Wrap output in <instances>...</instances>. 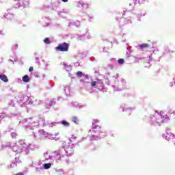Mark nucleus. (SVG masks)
<instances>
[{
    "mask_svg": "<svg viewBox=\"0 0 175 175\" xmlns=\"http://www.w3.org/2000/svg\"><path fill=\"white\" fill-rule=\"evenodd\" d=\"M126 82L124 79L121 78L119 81H115V84L112 85V88L114 91H122L124 90V86L125 85Z\"/></svg>",
    "mask_w": 175,
    "mask_h": 175,
    "instance_id": "nucleus-10",
    "label": "nucleus"
},
{
    "mask_svg": "<svg viewBox=\"0 0 175 175\" xmlns=\"http://www.w3.org/2000/svg\"><path fill=\"white\" fill-rule=\"evenodd\" d=\"M9 106H12V107H14V101L11 100L9 103Z\"/></svg>",
    "mask_w": 175,
    "mask_h": 175,
    "instance_id": "nucleus-49",
    "label": "nucleus"
},
{
    "mask_svg": "<svg viewBox=\"0 0 175 175\" xmlns=\"http://www.w3.org/2000/svg\"><path fill=\"white\" fill-rule=\"evenodd\" d=\"M11 148L14 152L18 154H24V155H28L29 154V150H33L32 145L27 146V144L24 140L19 141L15 146H11Z\"/></svg>",
    "mask_w": 175,
    "mask_h": 175,
    "instance_id": "nucleus-4",
    "label": "nucleus"
},
{
    "mask_svg": "<svg viewBox=\"0 0 175 175\" xmlns=\"http://www.w3.org/2000/svg\"><path fill=\"white\" fill-rule=\"evenodd\" d=\"M55 159L57 161H61V158H64V153L62 152V150L59 149L58 150H55L51 153Z\"/></svg>",
    "mask_w": 175,
    "mask_h": 175,
    "instance_id": "nucleus-15",
    "label": "nucleus"
},
{
    "mask_svg": "<svg viewBox=\"0 0 175 175\" xmlns=\"http://www.w3.org/2000/svg\"><path fill=\"white\" fill-rule=\"evenodd\" d=\"M85 57H87V53L85 52H82L79 53L77 55H75V58H76L79 61V59H83L84 58H85Z\"/></svg>",
    "mask_w": 175,
    "mask_h": 175,
    "instance_id": "nucleus-24",
    "label": "nucleus"
},
{
    "mask_svg": "<svg viewBox=\"0 0 175 175\" xmlns=\"http://www.w3.org/2000/svg\"><path fill=\"white\" fill-rule=\"evenodd\" d=\"M13 17H14L13 14L7 13V14H4L3 17H1V18H5L6 20H12V18H13Z\"/></svg>",
    "mask_w": 175,
    "mask_h": 175,
    "instance_id": "nucleus-26",
    "label": "nucleus"
},
{
    "mask_svg": "<svg viewBox=\"0 0 175 175\" xmlns=\"http://www.w3.org/2000/svg\"><path fill=\"white\" fill-rule=\"evenodd\" d=\"M38 133L40 135H41V136H44V137H48L49 139H51V140H53V139H55V137H57V136H58V135H59V133H55L54 135L50 134V133L44 131V130H39Z\"/></svg>",
    "mask_w": 175,
    "mask_h": 175,
    "instance_id": "nucleus-12",
    "label": "nucleus"
},
{
    "mask_svg": "<svg viewBox=\"0 0 175 175\" xmlns=\"http://www.w3.org/2000/svg\"><path fill=\"white\" fill-rule=\"evenodd\" d=\"M72 122H74L75 124H79V122H80V120H79V118L77 116H73L72 118Z\"/></svg>",
    "mask_w": 175,
    "mask_h": 175,
    "instance_id": "nucleus-32",
    "label": "nucleus"
},
{
    "mask_svg": "<svg viewBox=\"0 0 175 175\" xmlns=\"http://www.w3.org/2000/svg\"><path fill=\"white\" fill-rule=\"evenodd\" d=\"M55 99H53L52 100H47L45 102V108L46 109H51L52 106H54V105H55Z\"/></svg>",
    "mask_w": 175,
    "mask_h": 175,
    "instance_id": "nucleus-22",
    "label": "nucleus"
},
{
    "mask_svg": "<svg viewBox=\"0 0 175 175\" xmlns=\"http://www.w3.org/2000/svg\"><path fill=\"white\" fill-rule=\"evenodd\" d=\"M75 144H72V142H69L68 145L66 147L65 146H62V151H64L65 155L67 157L73 156V154H75Z\"/></svg>",
    "mask_w": 175,
    "mask_h": 175,
    "instance_id": "nucleus-7",
    "label": "nucleus"
},
{
    "mask_svg": "<svg viewBox=\"0 0 175 175\" xmlns=\"http://www.w3.org/2000/svg\"><path fill=\"white\" fill-rule=\"evenodd\" d=\"M36 118L24 119L19 122L20 125H23L26 128V131H33L35 128H38L39 125H46V120L44 116H39L38 120L35 121Z\"/></svg>",
    "mask_w": 175,
    "mask_h": 175,
    "instance_id": "nucleus-2",
    "label": "nucleus"
},
{
    "mask_svg": "<svg viewBox=\"0 0 175 175\" xmlns=\"http://www.w3.org/2000/svg\"><path fill=\"white\" fill-rule=\"evenodd\" d=\"M146 2H148V0H140V2L137 3L142 5V3H146Z\"/></svg>",
    "mask_w": 175,
    "mask_h": 175,
    "instance_id": "nucleus-44",
    "label": "nucleus"
},
{
    "mask_svg": "<svg viewBox=\"0 0 175 175\" xmlns=\"http://www.w3.org/2000/svg\"><path fill=\"white\" fill-rule=\"evenodd\" d=\"M34 172L36 174H43V173H44L43 167L40 165V163H38V166L35 167Z\"/></svg>",
    "mask_w": 175,
    "mask_h": 175,
    "instance_id": "nucleus-20",
    "label": "nucleus"
},
{
    "mask_svg": "<svg viewBox=\"0 0 175 175\" xmlns=\"http://www.w3.org/2000/svg\"><path fill=\"white\" fill-rule=\"evenodd\" d=\"M63 65H64V69H66V68H67V67L69 66H68V64H66V63H65V62L63 63Z\"/></svg>",
    "mask_w": 175,
    "mask_h": 175,
    "instance_id": "nucleus-54",
    "label": "nucleus"
},
{
    "mask_svg": "<svg viewBox=\"0 0 175 175\" xmlns=\"http://www.w3.org/2000/svg\"><path fill=\"white\" fill-rule=\"evenodd\" d=\"M43 42L44 43H45V44H50V43H51V40L49 38H46L45 39H44Z\"/></svg>",
    "mask_w": 175,
    "mask_h": 175,
    "instance_id": "nucleus-34",
    "label": "nucleus"
},
{
    "mask_svg": "<svg viewBox=\"0 0 175 175\" xmlns=\"http://www.w3.org/2000/svg\"><path fill=\"white\" fill-rule=\"evenodd\" d=\"M0 35H3V31L0 30Z\"/></svg>",
    "mask_w": 175,
    "mask_h": 175,
    "instance_id": "nucleus-64",
    "label": "nucleus"
},
{
    "mask_svg": "<svg viewBox=\"0 0 175 175\" xmlns=\"http://www.w3.org/2000/svg\"><path fill=\"white\" fill-rule=\"evenodd\" d=\"M157 113L154 115H150V121H152V125H154L155 126H161L162 124H165V122H169L170 121V118L167 115L162 116L163 112L161 111L158 113L156 111Z\"/></svg>",
    "mask_w": 175,
    "mask_h": 175,
    "instance_id": "nucleus-3",
    "label": "nucleus"
},
{
    "mask_svg": "<svg viewBox=\"0 0 175 175\" xmlns=\"http://www.w3.org/2000/svg\"><path fill=\"white\" fill-rule=\"evenodd\" d=\"M90 60L92 61V62H94V61H95V57H90Z\"/></svg>",
    "mask_w": 175,
    "mask_h": 175,
    "instance_id": "nucleus-53",
    "label": "nucleus"
},
{
    "mask_svg": "<svg viewBox=\"0 0 175 175\" xmlns=\"http://www.w3.org/2000/svg\"><path fill=\"white\" fill-rule=\"evenodd\" d=\"M49 159L51 161H54V160H55V159L54 158V156H53L52 154L49 156Z\"/></svg>",
    "mask_w": 175,
    "mask_h": 175,
    "instance_id": "nucleus-47",
    "label": "nucleus"
},
{
    "mask_svg": "<svg viewBox=\"0 0 175 175\" xmlns=\"http://www.w3.org/2000/svg\"><path fill=\"white\" fill-rule=\"evenodd\" d=\"M3 118H5V113H0V121L3 120Z\"/></svg>",
    "mask_w": 175,
    "mask_h": 175,
    "instance_id": "nucleus-50",
    "label": "nucleus"
},
{
    "mask_svg": "<svg viewBox=\"0 0 175 175\" xmlns=\"http://www.w3.org/2000/svg\"><path fill=\"white\" fill-rule=\"evenodd\" d=\"M21 81H23V80L21 79V78H18V83H21Z\"/></svg>",
    "mask_w": 175,
    "mask_h": 175,
    "instance_id": "nucleus-60",
    "label": "nucleus"
},
{
    "mask_svg": "<svg viewBox=\"0 0 175 175\" xmlns=\"http://www.w3.org/2000/svg\"><path fill=\"white\" fill-rule=\"evenodd\" d=\"M36 64H38V65H40V62H39V57H36Z\"/></svg>",
    "mask_w": 175,
    "mask_h": 175,
    "instance_id": "nucleus-45",
    "label": "nucleus"
},
{
    "mask_svg": "<svg viewBox=\"0 0 175 175\" xmlns=\"http://www.w3.org/2000/svg\"><path fill=\"white\" fill-rule=\"evenodd\" d=\"M36 105H40V100H36Z\"/></svg>",
    "mask_w": 175,
    "mask_h": 175,
    "instance_id": "nucleus-55",
    "label": "nucleus"
},
{
    "mask_svg": "<svg viewBox=\"0 0 175 175\" xmlns=\"http://www.w3.org/2000/svg\"><path fill=\"white\" fill-rule=\"evenodd\" d=\"M65 69L66 72H70V70H72V65H68V66L66 67Z\"/></svg>",
    "mask_w": 175,
    "mask_h": 175,
    "instance_id": "nucleus-41",
    "label": "nucleus"
},
{
    "mask_svg": "<svg viewBox=\"0 0 175 175\" xmlns=\"http://www.w3.org/2000/svg\"><path fill=\"white\" fill-rule=\"evenodd\" d=\"M69 106L70 107H75V109H83L84 107H86L85 105H83V104L79 103L77 102H71L69 104Z\"/></svg>",
    "mask_w": 175,
    "mask_h": 175,
    "instance_id": "nucleus-18",
    "label": "nucleus"
},
{
    "mask_svg": "<svg viewBox=\"0 0 175 175\" xmlns=\"http://www.w3.org/2000/svg\"><path fill=\"white\" fill-rule=\"evenodd\" d=\"M157 54H158V49L154 50L151 55L149 56L148 64H150L152 59L153 61H157V59L155 58L157 57Z\"/></svg>",
    "mask_w": 175,
    "mask_h": 175,
    "instance_id": "nucleus-21",
    "label": "nucleus"
},
{
    "mask_svg": "<svg viewBox=\"0 0 175 175\" xmlns=\"http://www.w3.org/2000/svg\"><path fill=\"white\" fill-rule=\"evenodd\" d=\"M62 12H63V13H68V11H66V10H62Z\"/></svg>",
    "mask_w": 175,
    "mask_h": 175,
    "instance_id": "nucleus-63",
    "label": "nucleus"
},
{
    "mask_svg": "<svg viewBox=\"0 0 175 175\" xmlns=\"http://www.w3.org/2000/svg\"><path fill=\"white\" fill-rule=\"evenodd\" d=\"M16 2H18L16 4L14 5L15 9H20L23 10L29 6V0H14Z\"/></svg>",
    "mask_w": 175,
    "mask_h": 175,
    "instance_id": "nucleus-9",
    "label": "nucleus"
},
{
    "mask_svg": "<svg viewBox=\"0 0 175 175\" xmlns=\"http://www.w3.org/2000/svg\"><path fill=\"white\" fill-rule=\"evenodd\" d=\"M71 25H75V27H77V28H79L80 27V21H77L74 23H71Z\"/></svg>",
    "mask_w": 175,
    "mask_h": 175,
    "instance_id": "nucleus-33",
    "label": "nucleus"
},
{
    "mask_svg": "<svg viewBox=\"0 0 175 175\" xmlns=\"http://www.w3.org/2000/svg\"><path fill=\"white\" fill-rule=\"evenodd\" d=\"M33 67H30L29 68V72H33Z\"/></svg>",
    "mask_w": 175,
    "mask_h": 175,
    "instance_id": "nucleus-56",
    "label": "nucleus"
},
{
    "mask_svg": "<svg viewBox=\"0 0 175 175\" xmlns=\"http://www.w3.org/2000/svg\"><path fill=\"white\" fill-rule=\"evenodd\" d=\"M132 24V21H131V19L129 18H125L124 19V24Z\"/></svg>",
    "mask_w": 175,
    "mask_h": 175,
    "instance_id": "nucleus-39",
    "label": "nucleus"
},
{
    "mask_svg": "<svg viewBox=\"0 0 175 175\" xmlns=\"http://www.w3.org/2000/svg\"><path fill=\"white\" fill-rule=\"evenodd\" d=\"M25 96H27V95L25 96L21 93L18 94V103L21 105V107H25L26 106L27 98H25Z\"/></svg>",
    "mask_w": 175,
    "mask_h": 175,
    "instance_id": "nucleus-16",
    "label": "nucleus"
},
{
    "mask_svg": "<svg viewBox=\"0 0 175 175\" xmlns=\"http://www.w3.org/2000/svg\"><path fill=\"white\" fill-rule=\"evenodd\" d=\"M139 49H147V47H148V44H141L139 45Z\"/></svg>",
    "mask_w": 175,
    "mask_h": 175,
    "instance_id": "nucleus-35",
    "label": "nucleus"
},
{
    "mask_svg": "<svg viewBox=\"0 0 175 175\" xmlns=\"http://www.w3.org/2000/svg\"><path fill=\"white\" fill-rule=\"evenodd\" d=\"M100 53H105V47L100 49Z\"/></svg>",
    "mask_w": 175,
    "mask_h": 175,
    "instance_id": "nucleus-51",
    "label": "nucleus"
},
{
    "mask_svg": "<svg viewBox=\"0 0 175 175\" xmlns=\"http://www.w3.org/2000/svg\"><path fill=\"white\" fill-rule=\"evenodd\" d=\"M76 76L78 79H80L79 83L83 87H88L90 85V82L89 81L90 77V75L83 72L82 71H78L76 72Z\"/></svg>",
    "mask_w": 175,
    "mask_h": 175,
    "instance_id": "nucleus-6",
    "label": "nucleus"
},
{
    "mask_svg": "<svg viewBox=\"0 0 175 175\" xmlns=\"http://www.w3.org/2000/svg\"><path fill=\"white\" fill-rule=\"evenodd\" d=\"M118 76H120L119 74H116V75H113V76L112 77L113 80H117Z\"/></svg>",
    "mask_w": 175,
    "mask_h": 175,
    "instance_id": "nucleus-46",
    "label": "nucleus"
},
{
    "mask_svg": "<svg viewBox=\"0 0 175 175\" xmlns=\"http://www.w3.org/2000/svg\"><path fill=\"white\" fill-rule=\"evenodd\" d=\"M78 8H82V9H88V4L85 3L83 1H79L77 2Z\"/></svg>",
    "mask_w": 175,
    "mask_h": 175,
    "instance_id": "nucleus-25",
    "label": "nucleus"
},
{
    "mask_svg": "<svg viewBox=\"0 0 175 175\" xmlns=\"http://www.w3.org/2000/svg\"><path fill=\"white\" fill-rule=\"evenodd\" d=\"M58 124H61L65 128H69V126H70V124L65 120H62V121L57 122H53L51 123L48 124V125L50 128H53V126H57V125H58Z\"/></svg>",
    "mask_w": 175,
    "mask_h": 175,
    "instance_id": "nucleus-13",
    "label": "nucleus"
},
{
    "mask_svg": "<svg viewBox=\"0 0 175 175\" xmlns=\"http://www.w3.org/2000/svg\"><path fill=\"white\" fill-rule=\"evenodd\" d=\"M122 111H127L129 113V116L131 114V111H132V109L131 107L126 108L124 107V105H121Z\"/></svg>",
    "mask_w": 175,
    "mask_h": 175,
    "instance_id": "nucleus-27",
    "label": "nucleus"
},
{
    "mask_svg": "<svg viewBox=\"0 0 175 175\" xmlns=\"http://www.w3.org/2000/svg\"><path fill=\"white\" fill-rule=\"evenodd\" d=\"M11 137L12 139H16V137L17 136V133L16 132H11Z\"/></svg>",
    "mask_w": 175,
    "mask_h": 175,
    "instance_id": "nucleus-38",
    "label": "nucleus"
},
{
    "mask_svg": "<svg viewBox=\"0 0 175 175\" xmlns=\"http://www.w3.org/2000/svg\"><path fill=\"white\" fill-rule=\"evenodd\" d=\"M26 105H33V96H31L30 94L26 95Z\"/></svg>",
    "mask_w": 175,
    "mask_h": 175,
    "instance_id": "nucleus-23",
    "label": "nucleus"
},
{
    "mask_svg": "<svg viewBox=\"0 0 175 175\" xmlns=\"http://www.w3.org/2000/svg\"><path fill=\"white\" fill-rule=\"evenodd\" d=\"M164 50H165V51H167V46H164Z\"/></svg>",
    "mask_w": 175,
    "mask_h": 175,
    "instance_id": "nucleus-62",
    "label": "nucleus"
},
{
    "mask_svg": "<svg viewBox=\"0 0 175 175\" xmlns=\"http://www.w3.org/2000/svg\"><path fill=\"white\" fill-rule=\"evenodd\" d=\"M17 166V164L16 162L13 161L11 164H10V167L11 169H13V167H16Z\"/></svg>",
    "mask_w": 175,
    "mask_h": 175,
    "instance_id": "nucleus-40",
    "label": "nucleus"
},
{
    "mask_svg": "<svg viewBox=\"0 0 175 175\" xmlns=\"http://www.w3.org/2000/svg\"><path fill=\"white\" fill-rule=\"evenodd\" d=\"M90 85H92V87H95V85H96V84H98V81H92V82H90Z\"/></svg>",
    "mask_w": 175,
    "mask_h": 175,
    "instance_id": "nucleus-42",
    "label": "nucleus"
},
{
    "mask_svg": "<svg viewBox=\"0 0 175 175\" xmlns=\"http://www.w3.org/2000/svg\"><path fill=\"white\" fill-rule=\"evenodd\" d=\"M59 6V1H51L50 3L49 1H45L44 4L41 6V10L46 13H52L54 10H57Z\"/></svg>",
    "mask_w": 175,
    "mask_h": 175,
    "instance_id": "nucleus-5",
    "label": "nucleus"
},
{
    "mask_svg": "<svg viewBox=\"0 0 175 175\" xmlns=\"http://www.w3.org/2000/svg\"><path fill=\"white\" fill-rule=\"evenodd\" d=\"M118 64H119V65H124V64H125V59L120 58L118 60Z\"/></svg>",
    "mask_w": 175,
    "mask_h": 175,
    "instance_id": "nucleus-36",
    "label": "nucleus"
},
{
    "mask_svg": "<svg viewBox=\"0 0 175 175\" xmlns=\"http://www.w3.org/2000/svg\"><path fill=\"white\" fill-rule=\"evenodd\" d=\"M56 172H57L59 174H64V170L62 169L56 170Z\"/></svg>",
    "mask_w": 175,
    "mask_h": 175,
    "instance_id": "nucleus-43",
    "label": "nucleus"
},
{
    "mask_svg": "<svg viewBox=\"0 0 175 175\" xmlns=\"http://www.w3.org/2000/svg\"><path fill=\"white\" fill-rule=\"evenodd\" d=\"M163 137L167 140V142H172L175 146V135L174 134L172 133L169 130H167L166 133L163 135Z\"/></svg>",
    "mask_w": 175,
    "mask_h": 175,
    "instance_id": "nucleus-14",
    "label": "nucleus"
},
{
    "mask_svg": "<svg viewBox=\"0 0 175 175\" xmlns=\"http://www.w3.org/2000/svg\"><path fill=\"white\" fill-rule=\"evenodd\" d=\"M69 0H62V2H64V3H66V2H68Z\"/></svg>",
    "mask_w": 175,
    "mask_h": 175,
    "instance_id": "nucleus-61",
    "label": "nucleus"
},
{
    "mask_svg": "<svg viewBox=\"0 0 175 175\" xmlns=\"http://www.w3.org/2000/svg\"><path fill=\"white\" fill-rule=\"evenodd\" d=\"M75 66H80V63H79V62H77L75 64Z\"/></svg>",
    "mask_w": 175,
    "mask_h": 175,
    "instance_id": "nucleus-57",
    "label": "nucleus"
},
{
    "mask_svg": "<svg viewBox=\"0 0 175 175\" xmlns=\"http://www.w3.org/2000/svg\"><path fill=\"white\" fill-rule=\"evenodd\" d=\"M15 163H16V165H20L21 163V160L18 157L15 158Z\"/></svg>",
    "mask_w": 175,
    "mask_h": 175,
    "instance_id": "nucleus-37",
    "label": "nucleus"
},
{
    "mask_svg": "<svg viewBox=\"0 0 175 175\" xmlns=\"http://www.w3.org/2000/svg\"><path fill=\"white\" fill-rule=\"evenodd\" d=\"M137 3H140V0H132L129 3V6L128 8V12H131L135 9V5H137Z\"/></svg>",
    "mask_w": 175,
    "mask_h": 175,
    "instance_id": "nucleus-19",
    "label": "nucleus"
},
{
    "mask_svg": "<svg viewBox=\"0 0 175 175\" xmlns=\"http://www.w3.org/2000/svg\"><path fill=\"white\" fill-rule=\"evenodd\" d=\"M8 147H10V148H12V146L10 145V143H7L5 144H1L0 150H3V148H8Z\"/></svg>",
    "mask_w": 175,
    "mask_h": 175,
    "instance_id": "nucleus-31",
    "label": "nucleus"
},
{
    "mask_svg": "<svg viewBox=\"0 0 175 175\" xmlns=\"http://www.w3.org/2000/svg\"><path fill=\"white\" fill-rule=\"evenodd\" d=\"M22 81L24 83H29L31 81V78H29V76L28 75H25L22 77Z\"/></svg>",
    "mask_w": 175,
    "mask_h": 175,
    "instance_id": "nucleus-28",
    "label": "nucleus"
},
{
    "mask_svg": "<svg viewBox=\"0 0 175 175\" xmlns=\"http://www.w3.org/2000/svg\"><path fill=\"white\" fill-rule=\"evenodd\" d=\"M97 124L98 120H93L92 128L88 131V137H89L90 142L100 140V139L107 136L106 132L103 131L102 127Z\"/></svg>",
    "mask_w": 175,
    "mask_h": 175,
    "instance_id": "nucleus-1",
    "label": "nucleus"
},
{
    "mask_svg": "<svg viewBox=\"0 0 175 175\" xmlns=\"http://www.w3.org/2000/svg\"><path fill=\"white\" fill-rule=\"evenodd\" d=\"M132 49V46H126V52L125 55V60L127 62V64H132L133 62H136V57H133L131 55L132 53V51H131Z\"/></svg>",
    "mask_w": 175,
    "mask_h": 175,
    "instance_id": "nucleus-8",
    "label": "nucleus"
},
{
    "mask_svg": "<svg viewBox=\"0 0 175 175\" xmlns=\"http://www.w3.org/2000/svg\"><path fill=\"white\" fill-rule=\"evenodd\" d=\"M9 62H12V65H14V61H13L12 59H9Z\"/></svg>",
    "mask_w": 175,
    "mask_h": 175,
    "instance_id": "nucleus-58",
    "label": "nucleus"
},
{
    "mask_svg": "<svg viewBox=\"0 0 175 175\" xmlns=\"http://www.w3.org/2000/svg\"><path fill=\"white\" fill-rule=\"evenodd\" d=\"M42 25L44 28H47V27H49L50 23H51V20H50V18L47 16H42L41 20Z\"/></svg>",
    "mask_w": 175,
    "mask_h": 175,
    "instance_id": "nucleus-17",
    "label": "nucleus"
},
{
    "mask_svg": "<svg viewBox=\"0 0 175 175\" xmlns=\"http://www.w3.org/2000/svg\"><path fill=\"white\" fill-rule=\"evenodd\" d=\"M50 167H51V163H44L42 165V168L43 170H47L49 169H50Z\"/></svg>",
    "mask_w": 175,
    "mask_h": 175,
    "instance_id": "nucleus-30",
    "label": "nucleus"
},
{
    "mask_svg": "<svg viewBox=\"0 0 175 175\" xmlns=\"http://www.w3.org/2000/svg\"><path fill=\"white\" fill-rule=\"evenodd\" d=\"M142 16H146V14H140L139 15H138L137 17V20L138 21H140V17H142Z\"/></svg>",
    "mask_w": 175,
    "mask_h": 175,
    "instance_id": "nucleus-48",
    "label": "nucleus"
},
{
    "mask_svg": "<svg viewBox=\"0 0 175 175\" xmlns=\"http://www.w3.org/2000/svg\"><path fill=\"white\" fill-rule=\"evenodd\" d=\"M47 155H49V152H46L44 153V157H45V158L46 157H47Z\"/></svg>",
    "mask_w": 175,
    "mask_h": 175,
    "instance_id": "nucleus-59",
    "label": "nucleus"
},
{
    "mask_svg": "<svg viewBox=\"0 0 175 175\" xmlns=\"http://www.w3.org/2000/svg\"><path fill=\"white\" fill-rule=\"evenodd\" d=\"M14 49L15 50H17L18 49V44H16L15 45H14Z\"/></svg>",
    "mask_w": 175,
    "mask_h": 175,
    "instance_id": "nucleus-52",
    "label": "nucleus"
},
{
    "mask_svg": "<svg viewBox=\"0 0 175 175\" xmlns=\"http://www.w3.org/2000/svg\"><path fill=\"white\" fill-rule=\"evenodd\" d=\"M55 51L66 53V51H69V44L68 42L60 43L55 48Z\"/></svg>",
    "mask_w": 175,
    "mask_h": 175,
    "instance_id": "nucleus-11",
    "label": "nucleus"
},
{
    "mask_svg": "<svg viewBox=\"0 0 175 175\" xmlns=\"http://www.w3.org/2000/svg\"><path fill=\"white\" fill-rule=\"evenodd\" d=\"M0 80H2V81H3L4 83H8V81H9L8 76L3 74H0Z\"/></svg>",
    "mask_w": 175,
    "mask_h": 175,
    "instance_id": "nucleus-29",
    "label": "nucleus"
}]
</instances>
